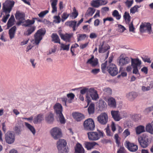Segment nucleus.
<instances>
[{"label": "nucleus", "instance_id": "nucleus-1", "mask_svg": "<svg viewBox=\"0 0 153 153\" xmlns=\"http://www.w3.org/2000/svg\"><path fill=\"white\" fill-rule=\"evenodd\" d=\"M45 33L46 30L45 28L39 29L34 34V39L31 41V42L36 45H38L42 39L43 36L45 35Z\"/></svg>", "mask_w": 153, "mask_h": 153}, {"label": "nucleus", "instance_id": "nucleus-2", "mask_svg": "<svg viewBox=\"0 0 153 153\" xmlns=\"http://www.w3.org/2000/svg\"><path fill=\"white\" fill-rule=\"evenodd\" d=\"M67 143L64 139H59L57 143L58 153H68V149L66 148Z\"/></svg>", "mask_w": 153, "mask_h": 153}, {"label": "nucleus", "instance_id": "nucleus-3", "mask_svg": "<svg viewBox=\"0 0 153 153\" xmlns=\"http://www.w3.org/2000/svg\"><path fill=\"white\" fill-rule=\"evenodd\" d=\"M84 129L87 131H92L95 128L94 122L91 118L85 120L83 124Z\"/></svg>", "mask_w": 153, "mask_h": 153}, {"label": "nucleus", "instance_id": "nucleus-4", "mask_svg": "<svg viewBox=\"0 0 153 153\" xmlns=\"http://www.w3.org/2000/svg\"><path fill=\"white\" fill-rule=\"evenodd\" d=\"M15 2L13 1H7L3 4V10L5 14L9 13L14 6Z\"/></svg>", "mask_w": 153, "mask_h": 153}, {"label": "nucleus", "instance_id": "nucleus-5", "mask_svg": "<svg viewBox=\"0 0 153 153\" xmlns=\"http://www.w3.org/2000/svg\"><path fill=\"white\" fill-rule=\"evenodd\" d=\"M81 94L83 95L86 93V95L89 94L93 100H96V91L93 88H84L80 90Z\"/></svg>", "mask_w": 153, "mask_h": 153}, {"label": "nucleus", "instance_id": "nucleus-6", "mask_svg": "<svg viewBox=\"0 0 153 153\" xmlns=\"http://www.w3.org/2000/svg\"><path fill=\"white\" fill-rule=\"evenodd\" d=\"M140 30L142 33L147 32L150 34L152 32L151 25L148 22L143 23L140 26Z\"/></svg>", "mask_w": 153, "mask_h": 153}, {"label": "nucleus", "instance_id": "nucleus-7", "mask_svg": "<svg viewBox=\"0 0 153 153\" xmlns=\"http://www.w3.org/2000/svg\"><path fill=\"white\" fill-rule=\"evenodd\" d=\"M138 141L141 147L145 148L149 145V141L148 137L146 136H141L138 138Z\"/></svg>", "mask_w": 153, "mask_h": 153}, {"label": "nucleus", "instance_id": "nucleus-8", "mask_svg": "<svg viewBox=\"0 0 153 153\" xmlns=\"http://www.w3.org/2000/svg\"><path fill=\"white\" fill-rule=\"evenodd\" d=\"M107 71L112 76H115L118 73V70L117 67L114 64H111L107 66Z\"/></svg>", "mask_w": 153, "mask_h": 153}, {"label": "nucleus", "instance_id": "nucleus-9", "mask_svg": "<svg viewBox=\"0 0 153 153\" xmlns=\"http://www.w3.org/2000/svg\"><path fill=\"white\" fill-rule=\"evenodd\" d=\"M97 120L102 125H106L108 121V117L107 114L105 113H101L97 117Z\"/></svg>", "mask_w": 153, "mask_h": 153}, {"label": "nucleus", "instance_id": "nucleus-10", "mask_svg": "<svg viewBox=\"0 0 153 153\" xmlns=\"http://www.w3.org/2000/svg\"><path fill=\"white\" fill-rule=\"evenodd\" d=\"M51 134L54 139L57 140L62 136L61 130L59 128L55 127L53 128L51 131Z\"/></svg>", "mask_w": 153, "mask_h": 153}, {"label": "nucleus", "instance_id": "nucleus-11", "mask_svg": "<svg viewBox=\"0 0 153 153\" xmlns=\"http://www.w3.org/2000/svg\"><path fill=\"white\" fill-rule=\"evenodd\" d=\"M5 139L7 143L11 144L14 141L15 137L13 133L10 131H9L5 134Z\"/></svg>", "mask_w": 153, "mask_h": 153}, {"label": "nucleus", "instance_id": "nucleus-12", "mask_svg": "<svg viewBox=\"0 0 153 153\" xmlns=\"http://www.w3.org/2000/svg\"><path fill=\"white\" fill-rule=\"evenodd\" d=\"M119 65L122 66L128 64L130 62L129 58L122 54L119 57Z\"/></svg>", "mask_w": 153, "mask_h": 153}, {"label": "nucleus", "instance_id": "nucleus-13", "mask_svg": "<svg viewBox=\"0 0 153 153\" xmlns=\"http://www.w3.org/2000/svg\"><path fill=\"white\" fill-rule=\"evenodd\" d=\"M126 144L127 148L130 152H135L138 149L137 145L128 141L126 142Z\"/></svg>", "mask_w": 153, "mask_h": 153}, {"label": "nucleus", "instance_id": "nucleus-14", "mask_svg": "<svg viewBox=\"0 0 153 153\" xmlns=\"http://www.w3.org/2000/svg\"><path fill=\"white\" fill-rule=\"evenodd\" d=\"M72 116L74 119L77 122L81 121L85 118L83 114L78 112L73 113Z\"/></svg>", "mask_w": 153, "mask_h": 153}, {"label": "nucleus", "instance_id": "nucleus-15", "mask_svg": "<svg viewBox=\"0 0 153 153\" xmlns=\"http://www.w3.org/2000/svg\"><path fill=\"white\" fill-rule=\"evenodd\" d=\"M53 109L56 115L62 113V107L59 103H56L53 106Z\"/></svg>", "mask_w": 153, "mask_h": 153}, {"label": "nucleus", "instance_id": "nucleus-16", "mask_svg": "<svg viewBox=\"0 0 153 153\" xmlns=\"http://www.w3.org/2000/svg\"><path fill=\"white\" fill-rule=\"evenodd\" d=\"M111 114L112 117L116 121H119L121 119L118 111L112 110L111 111Z\"/></svg>", "mask_w": 153, "mask_h": 153}, {"label": "nucleus", "instance_id": "nucleus-17", "mask_svg": "<svg viewBox=\"0 0 153 153\" xmlns=\"http://www.w3.org/2000/svg\"><path fill=\"white\" fill-rule=\"evenodd\" d=\"M110 48V46L108 45L105 44L104 42H103L102 44L99 46V51L100 53H104L108 51Z\"/></svg>", "mask_w": 153, "mask_h": 153}, {"label": "nucleus", "instance_id": "nucleus-18", "mask_svg": "<svg viewBox=\"0 0 153 153\" xmlns=\"http://www.w3.org/2000/svg\"><path fill=\"white\" fill-rule=\"evenodd\" d=\"M137 94L134 92H131L127 94L126 95L127 98L130 101H132L137 96Z\"/></svg>", "mask_w": 153, "mask_h": 153}, {"label": "nucleus", "instance_id": "nucleus-19", "mask_svg": "<svg viewBox=\"0 0 153 153\" xmlns=\"http://www.w3.org/2000/svg\"><path fill=\"white\" fill-rule=\"evenodd\" d=\"M84 147L87 150H89L92 149L96 145V142H90L85 141L84 143Z\"/></svg>", "mask_w": 153, "mask_h": 153}, {"label": "nucleus", "instance_id": "nucleus-20", "mask_svg": "<svg viewBox=\"0 0 153 153\" xmlns=\"http://www.w3.org/2000/svg\"><path fill=\"white\" fill-rule=\"evenodd\" d=\"M51 3V6L52 8L51 13H54L57 11V7L56 5L58 3V0H50Z\"/></svg>", "mask_w": 153, "mask_h": 153}, {"label": "nucleus", "instance_id": "nucleus-21", "mask_svg": "<svg viewBox=\"0 0 153 153\" xmlns=\"http://www.w3.org/2000/svg\"><path fill=\"white\" fill-rule=\"evenodd\" d=\"M16 30V26H13L9 30L8 33L11 39L14 37Z\"/></svg>", "mask_w": 153, "mask_h": 153}, {"label": "nucleus", "instance_id": "nucleus-22", "mask_svg": "<svg viewBox=\"0 0 153 153\" xmlns=\"http://www.w3.org/2000/svg\"><path fill=\"white\" fill-rule=\"evenodd\" d=\"M45 119L48 123H52L54 120L53 114L51 112H49L45 117Z\"/></svg>", "mask_w": 153, "mask_h": 153}, {"label": "nucleus", "instance_id": "nucleus-23", "mask_svg": "<svg viewBox=\"0 0 153 153\" xmlns=\"http://www.w3.org/2000/svg\"><path fill=\"white\" fill-rule=\"evenodd\" d=\"M75 153H84L85 150L82 146L79 143L77 144L75 148Z\"/></svg>", "mask_w": 153, "mask_h": 153}, {"label": "nucleus", "instance_id": "nucleus-24", "mask_svg": "<svg viewBox=\"0 0 153 153\" xmlns=\"http://www.w3.org/2000/svg\"><path fill=\"white\" fill-rule=\"evenodd\" d=\"M43 120V116L42 114H38L33 119V122L34 124L40 123Z\"/></svg>", "mask_w": 153, "mask_h": 153}, {"label": "nucleus", "instance_id": "nucleus-25", "mask_svg": "<svg viewBox=\"0 0 153 153\" xmlns=\"http://www.w3.org/2000/svg\"><path fill=\"white\" fill-rule=\"evenodd\" d=\"M108 104L110 107L114 108L116 107V102L115 99L113 97L109 98L108 99Z\"/></svg>", "mask_w": 153, "mask_h": 153}, {"label": "nucleus", "instance_id": "nucleus-26", "mask_svg": "<svg viewBox=\"0 0 153 153\" xmlns=\"http://www.w3.org/2000/svg\"><path fill=\"white\" fill-rule=\"evenodd\" d=\"M141 64V61L139 59H132L131 65L133 67H137L140 66Z\"/></svg>", "mask_w": 153, "mask_h": 153}, {"label": "nucleus", "instance_id": "nucleus-27", "mask_svg": "<svg viewBox=\"0 0 153 153\" xmlns=\"http://www.w3.org/2000/svg\"><path fill=\"white\" fill-rule=\"evenodd\" d=\"M87 64H90L93 67L96 66V60L94 59V56L93 55H91V58L89 59L86 62Z\"/></svg>", "mask_w": 153, "mask_h": 153}, {"label": "nucleus", "instance_id": "nucleus-28", "mask_svg": "<svg viewBox=\"0 0 153 153\" xmlns=\"http://www.w3.org/2000/svg\"><path fill=\"white\" fill-rule=\"evenodd\" d=\"M52 41L55 43H58L60 44V39L59 36L56 33H53L51 36Z\"/></svg>", "mask_w": 153, "mask_h": 153}, {"label": "nucleus", "instance_id": "nucleus-29", "mask_svg": "<svg viewBox=\"0 0 153 153\" xmlns=\"http://www.w3.org/2000/svg\"><path fill=\"white\" fill-rule=\"evenodd\" d=\"M72 36V34L65 33L64 34L63 37L61 39L66 42H71V39Z\"/></svg>", "mask_w": 153, "mask_h": 153}, {"label": "nucleus", "instance_id": "nucleus-30", "mask_svg": "<svg viewBox=\"0 0 153 153\" xmlns=\"http://www.w3.org/2000/svg\"><path fill=\"white\" fill-rule=\"evenodd\" d=\"M123 17L126 22V24H128L130 23L131 17L128 12L126 11L124 13Z\"/></svg>", "mask_w": 153, "mask_h": 153}, {"label": "nucleus", "instance_id": "nucleus-31", "mask_svg": "<svg viewBox=\"0 0 153 153\" xmlns=\"http://www.w3.org/2000/svg\"><path fill=\"white\" fill-rule=\"evenodd\" d=\"M15 19L13 15H12L7 23V28H9L10 27L12 26L14 24V21Z\"/></svg>", "mask_w": 153, "mask_h": 153}, {"label": "nucleus", "instance_id": "nucleus-32", "mask_svg": "<svg viewBox=\"0 0 153 153\" xmlns=\"http://www.w3.org/2000/svg\"><path fill=\"white\" fill-rule=\"evenodd\" d=\"M66 23H67L70 27H72L73 28V31H75L76 30V24L77 22L75 21H68Z\"/></svg>", "mask_w": 153, "mask_h": 153}, {"label": "nucleus", "instance_id": "nucleus-33", "mask_svg": "<svg viewBox=\"0 0 153 153\" xmlns=\"http://www.w3.org/2000/svg\"><path fill=\"white\" fill-rule=\"evenodd\" d=\"M145 128L144 126H139L136 128V133L137 134H139L145 131Z\"/></svg>", "mask_w": 153, "mask_h": 153}, {"label": "nucleus", "instance_id": "nucleus-34", "mask_svg": "<svg viewBox=\"0 0 153 153\" xmlns=\"http://www.w3.org/2000/svg\"><path fill=\"white\" fill-rule=\"evenodd\" d=\"M36 18H33L32 20L28 19L26 20L24 26L25 27H28L30 25L33 24L35 22V19H36Z\"/></svg>", "mask_w": 153, "mask_h": 153}, {"label": "nucleus", "instance_id": "nucleus-35", "mask_svg": "<svg viewBox=\"0 0 153 153\" xmlns=\"http://www.w3.org/2000/svg\"><path fill=\"white\" fill-rule=\"evenodd\" d=\"M25 124L26 126L34 135L36 133V131L34 127L27 123L25 122Z\"/></svg>", "mask_w": 153, "mask_h": 153}, {"label": "nucleus", "instance_id": "nucleus-36", "mask_svg": "<svg viewBox=\"0 0 153 153\" xmlns=\"http://www.w3.org/2000/svg\"><path fill=\"white\" fill-rule=\"evenodd\" d=\"M89 139L90 140H96V132H91L88 133Z\"/></svg>", "mask_w": 153, "mask_h": 153}, {"label": "nucleus", "instance_id": "nucleus-37", "mask_svg": "<svg viewBox=\"0 0 153 153\" xmlns=\"http://www.w3.org/2000/svg\"><path fill=\"white\" fill-rule=\"evenodd\" d=\"M88 111L89 114H93L94 112V105L91 103L88 107Z\"/></svg>", "mask_w": 153, "mask_h": 153}, {"label": "nucleus", "instance_id": "nucleus-38", "mask_svg": "<svg viewBox=\"0 0 153 153\" xmlns=\"http://www.w3.org/2000/svg\"><path fill=\"white\" fill-rule=\"evenodd\" d=\"M152 124L150 123L147 124L146 126V130L148 132H149L152 134H153V128Z\"/></svg>", "mask_w": 153, "mask_h": 153}, {"label": "nucleus", "instance_id": "nucleus-39", "mask_svg": "<svg viewBox=\"0 0 153 153\" xmlns=\"http://www.w3.org/2000/svg\"><path fill=\"white\" fill-rule=\"evenodd\" d=\"M98 107L100 109H102L105 108L106 105V103L102 100H100L98 103Z\"/></svg>", "mask_w": 153, "mask_h": 153}, {"label": "nucleus", "instance_id": "nucleus-40", "mask_svg": "<svg viewBox=\"0 0 153 153\" xmlns=\"http://www.w3.org/2000/svg\"><path fill=\"white\" fill-rule=\"evenodd\" d=\"M141 6H139L137 5H135L133 7H131L130 9V13L133 14L135 13L136 12H138V9L140 8Z\"/></svg>", "mask_w": 153, "mask_h": 153}, {"label": "nucleus", "instance_id": "nucleus-41", "mask_svg": "<svg viewBox=\"0 0 153 153\" xmlns=\"http://www.w3.org/2000/svg\"><path fill=\"white\" fill-rule=\"evenodd\" d=\"M25 16L24 13L19 12H17L15 15L16 19H24Z\"/></svg>", "mask_w": 153, "mask_h": 153}, {"label": "nucleus", "instance_id": "nucleus-42", "mask_svg": "<svg viewBox=\"0 0 153 153\" xmlns=\"http://www.w3.org/2000/svg\"><path fill=\"white\" fill-rule=\"evenodd\" d=\"M59 118V120L61 124H64L65 123V118L62 113L56 115Z\"/></svg>", "mask_w": 153, "mask_h": 153}, {"label": "nucleus", "instance_id": "nucleus-43", "mask_svg": "<svg viewBox=\"0 0 153 153\" xmlns=\"http://www.w3.org/2000/svg\"><path fill=\"white\" fill-rule=\"evenodd\" d=\"M112 15L114 17H116L117 20H119L121 17V15L119 14L118 11L117 10H115L113 11Z\"/></svg>", "mask_w": 153, "mask_h": 153}, {"label": "nucleus", "instance_id": "nucleus-44", "mask_svg": "<svg viewBox=\"0 0 153 153\" xmlns=\"http://www.w3.org/2000/svg\"><path fill=\"white\" fill-rule=\"evenodd\" d=\"M88 37L87 35L85 34H79L77 37V41L84 40L85 39Z\"/></svg>", "mask_w": 153, "mask_h": 153}, {"label": "nucleus", "instance_id": "nucleus-45", "mask_svg": "<svg viewBox=\"0 0 153 153\" xmlns=\"http://www.w3.org/2000/svg\"><path fill=\"white\" fill-rule=\"evenodd\" d=\"M14 130L16 134H19L21 133L22 130V127L20 126H15Z\"/></svg>", "mask_w": 153, "mask_h": 153}, {"label": "nucleus", "instance_id": "nucleus-46", "mask_svg": "<svg viewBox=\"0 0 153 153\" xmlns=\"http://www.w3.org/2000/svg\"><path fill=\"white\" fill-rule=\"evenodd\" d=\"M107 63V61H106L101 65V69L102 72L104 73H105L107 71V67H106Z\"/></svg>", "mask_w": 153, "mask_h": 153}, {"label": "nucleus", "instance_id": "nucleus-47", "mask_svg": "<svg viewBox=\"0 0 153 153\" xmlns=\"http://www.w3.org/2000/svg\"><path fill=\"white\" fill-rule=\"evenodd\" d=\"M114 139L116 141V144L117 145V146L119 147L120 144V138L119 137V136L118 134H116L114 135Z\"/></svg>", "mask_w": 153, "mask_h": 153}, {"label": "nucleus", "instance_id": "nucleus-48", "mask_svg": "<svg viewBox=\"0 0 153 153\" xmlns=\"http://www.w3.org/2000/svg\"><path fill=\"white\" fill-rule=\"evenodd\" d=\"M106 4V2L105 0H96V7Z\"/></svg>", "mask_w": 153, "mask_h": 153}, {"label": "nucleus", "instance_id": "nucleus-49", "mask_svg": "<svg viewBox=\"0 0 153 153\" xmlns=\"http://www.w3.org/2000/svg\"><path fill=\"white\" fill-rule=\"evenodd\" d=\"M69 14H68L67 12H64L62 14V16L61 21L62 22H64L65 21L69 16Z\"/></svg>", "mask_w": 153, "mask_h": 153}, {"label": "nucleus", "instance_id": "nucleus-50", "mask_svg": "<svg viewBox=\"0 0 153 153\" xmlns=\"http://www.w3.org/2000/svg\"><path fill=\"white\" fill-rule=\"evenodd\" d=\"M95 10L89 7L88 9V10L86 13V14L88 16H92L94 13Z\"/></svg>", "mask_w": 153, "mask_h": 153}, {"label": "nucleus", "instance_id": "nucleus-51", "mask_svg": "<svg viewBox=\"0 0 153 153\" xmlns=\"http://www.w3.org/2000/svg\"><path fill=\"white\" fill-rule=\"evenodd\" d=\"M36 29L35 27L32 26L30 28L28 29L27 31V33L26 34L27 35H29L31 34Z\"/></svg>", "mask_w": 153, "mask_h": 153}, {"label": "nucleus", "instance_id": "nucleus-52", "mask_svg": "<svg viewBox=\"0 0 153 153\" xmlns=\"http://www.w3.org/2000/svg\"><path fill=\"white\" fill-rule=\"evenodd\" d=\"M74 12L72 13L71 17L72 19H74L76 18L78 16V13L76 11V8L75 7L73 8Z\"/></svg>", "mask_w": 153, "mask_h": 153}, {"label": "nucleus", "instance_id": "nucleus-53", "mask_svg": "<svg viewBox=\"0 0 153 153\" xmlns=\"http://www.w3.org/2000/svg\"><path fill=\"white\" fill-rule=\"evenodd\" d=\"M70 44L68 45H65L62 43L61 44V48L63 50H66L68 51L69 50Z\"/></svg>", "mask_w": 153, "mask_h": 153}, {"label": "nucleus", "instance_id": "nucleus-54", "mask_svg": "<svg viewBox=\"0 0 153 153\" xmlns=\"http://www.w3.org/2000/svg\"><path fill=\"white\" fill-rule=\"evenodd\" d=\"M106 131V134L108 136H112L113 134L112 133L109 129V125L108 124L106 128L105 129Z\"/></svg>", "mask_w": 153, "mask_h": 153}, {"label": "nucleus", "instance_id": "nucleus-55", "mask_svg": "<svg viewBox=\"0 0 153 153\" xmlns=\"http://www.w3.org/2000/svg\"><path fill=\"white\" fill-rule=\"evenodd\" d=\"M134 2L133 0H127L125 2V4L126 6L128 8L130 7Z\"/></svg>", "mask_w": 153, "mask_h": 153}, {"label": "nucleus", "instance_id": "nucleus-56", "mask_svg": "<svg viewBox=\"0 0 153 153\" xmlns=\"http://www.w3.org/2000/svg\"><path fill=\"white\" fill-rule=\"evenodd\" d=\"M128 24L129 26V31L134 32L135 28L134 27V25L133 24V22H130V23H129Z\"/></svg>", "mask_w": 153, "mask_h": 153}, {"label": "nucleus", "instance_id": "nucleus-57", "mask_svg": "<svg viewBox=\"0 0 153 153\" xmlns=\"http://www.w3.org/2000/svg\"><path fill=\"white\" fill-rule=\"evenodd\" d=\"M117 153H126V151L123 146H120L118 149Z\"/></svg>", "mask_w": 153, "mask_h": 153}, {"label": "nucleus", "instance_id": "nucleus-58", "mask_svg": "<svg viewBox=\"0 0 153 153\" xmlns=\"http://www.w3.org/2000/svg\"><path fill=\"white\" fill-rule=\"evenodd\" d=\"M49 12L48 10H45L44 11L41 12L40 13L38 14V16L40 17H43L46 14L48 13Z\"/></svg>", "mask_w": 153, "mask_h": 153}, {"label": "nucleus", "instance_id": "nucleus-59", "mask_svg": "<svg viewBox=\"0 0 153 153\" xmlns=\"http://www.w3.org/2000/svg\"><path fill=\"white\" fill-rule=\"evenodd\" d=\"M142 59L143 61L145 62H147L150 63L151 62L150 59L148 57V56H145L142 57Z\"/></svg>", "mask_w": 153, "mask_h": 153}, {"label": "nucleus", "instance_id": "nucleus-60", "mask_svg": "<svg viewBox=\"0 0 153 153\" xmlns=\"http://www.w3.org/2000/svg\"><path fill=\"white\" fill-rule=\"evenodd\" d=\"M105 93L107 95H110L111 94L112 90L110 88H105L104 89Z\"/></svg>", "mask_w": 153, "mask_h": 153}, {"label": "nucleus", "instance_id": "nucleus-61", "mask_svg": "<svg viewBox=\"0 0 153 153\" xmlns=\"http://www.w3.org/2000/svg\"><path fill=\"white\" fill-rule=\"evenodd\" d=\"M55 22L56 23H59L61 21V18L59 15L55 16L54 17Z\"/></svg>", "mask_w": 153, "mask_h": 153}, {"label": "nucleus", "instance_id": "nucleus-62", "mask_svg": "<svg viewBox=\"0 0 153 153\" xmlns=\"http://www.w3.org/2000/svg\"><path fill=\"white\" fill-rule=\"evenodd\" d=\"M103 134V132L100 131L98 133H96V140L99 139L100 137H102Z\"/></svg>", "mask_w": 153, "mask_h": 153}, {"label": "nucleus", "instance_id": "nucleus-63", "mask_svg": "<svg viewBox=\"0 0 153 153\" xmlns=\"http://www.w3.org/2000/svg\"><path fill=\"white\" fill-rule=\"evenodd\" d=\"M115 125V123L114 122L112 121L111 122V127L112 131L114 132L116 131V128Z\"/></svg>", "mask_w": 153, "mask_h": 153}, {"label": "nucleus", "instance_id": "nucleus-64", "mask_svg": "<svg viewBox=\"0 0 153 153\" xmlns=\"http://www.w3.org/2000/svg\"><path fill=\"white\" fill-rule=\"evenodd\" d=\"M153 110V105L151 107L146 108L145 110V112L147 113H149Z\"/></svg>", "mask_w": 153, "mask_h": 153}]
</instances>
